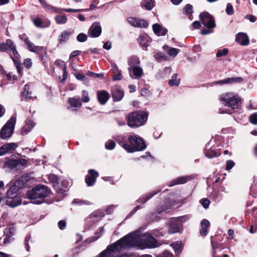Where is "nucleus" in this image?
Instances as JSON below:
<instances>
[{
    "label": "nucleus",
    "instance_id": "nucleus-1",
    "mask_svg": "<svg viewBox=\"0 0 257 257\" xmlns=\"http://www.w3.org/2000/svg\"><path fill=\"white\" fill-rule=\"evenodd\" d=\"M128 236L127 240L130 248L134 247L153 248L158 246L157 240L149 233L141 234L139 230L132 232Z\"/></svg>",
    "mask_w": 257,
    "mask_h": 257
},
{
    "label": "nucleus",
    "instance_id": "nucleus-2",
    "mask_svg": "<svg viewBox=\"0 0 257 257\" xmlns=\"http://www.w3.org/2000/svg\"><path fill=\"white\" fill-rule=\"evenodd\" d=\"M127 238L128 236L125 235L108 246L99 254L98 257H130L131 254L128 252L121 253L122 251L130 248Z\"/></svg>",
    "mask_w": 257,
    "mask_h": 257
},
{
    "label": "nucleus",
    "instance_id": "nucleus-3",
    "mask_svg": "<svg viewBox=\"0 0 257 257\" xmlns=\"http://www.w3.org/2000/svg\"><path fill=\"white\" fill-rule=\"evenodd\" d=\"M149 113L146 111H135L129 113L126 117L127 125L132 128L144 125L148 118Z\"/></svg>",
    "mask_w": 257,
    "mask_h": 257
},
{
    "label": "nucleus",
    "instance_id": "nucleus-4",
    "mask_svg": "<svg viewBox=\"0 0 257 257\" xmlns=\"http://www.w3.org/2000/svg\"><path fill=\"white\" fill-rule=\"evenodd\" d=\"M1 52H7L13 60L18 72H21V67L20 62V55L16 50V46L11 39H7L6 43H1Z\"/></svg>",
    "mask_w": 257,
    "mask_h": 257
},
{
    "label": "nucleus",
    "instance_id": "nucleus-5",
    "mask_svg": "<svg viewBox=\"0 0 257 257\" xmlns=\"http://www.w3.org/2000/svg\"><path fill=\"white\" fill-rule=\"evenodd\" d=\"M50 194L48 188L43 185L37 186L27 193V197L34 204H40L44 202V198Z\"/></svg>",
    "mask_w": 257,
    "mask_h": 257
},
{
    "label": "nucleus",
    "instance_id": "nucleus-6",
    "mask_svg": "<svg viewBox=\"0 0 257 257\" xmlns=\"http://www.w3.org/2000/svg\"><path fill=\"white\" fill-rule=\"evenodd\" d=\"M218 99L221 104L231 109L238 108L241 104L240 98L233 92L223 93L219 96Z\"/></svg>",
    "mask_w": 257,
    "mask_h": 257
},
{
    "label": "nucleus",
    "instance_id": "nucleus-7",
    "mask_svg": "<svg viewBox=\"0 0 257 257\" xmlns=\"http://www.w3.org/2000/svg\"><path fill=\"white\" fill-rule=\"evenodd\" d=\"M128 140L131 145H124V150L128 153L141 151L146 148L147 146L144 140L136 134L130 135L128 137Z\"/></svg>",
    "mask_w": 257,
    "mask_h": 257
},
{
    "label": "nucleus",
    "instance_id": "nucleus-8",
    "mask_svg": "<svg viewBox=\"0 0 257 257\" xmlns=\"http://www.w3.org/2000/svg\"><path fill=\"white\" fill-rule=\"evenodd\" d=\"M200 19L203 25L207 29H203L201 31L202 35H207L212 32L210 29L215 27V20L213 17L207 12H203L200 16Z\"/></svg>",
    "mask_w": 257,
    "mask_h": 257
},
{
    "label": "nucleus",
    "instance_id": "nucleus-9",
    "mask_svg": "<svg viewBox=\"0 0 257 257\" xmlns=\"http://www.w3.org/2000/svg\"><path fill=\"white\" fill-rule=\"evenodd\" d=\"M27 181V176L25 175L21 176L7 191L6 195L7 198L14 199L17 196L18 190L24 186Z\"/></svg>",
    "mask_w": 257,
    "mask_h": 257
},
{
    "label": "nucleus",
    "instance_id": "nucleus-10",
    "mask_svg": "<svg viewBox=\"0 0 257 257\" xmlns=\"http://www.w3.org/2000/svg\"><path fill=\"white\" fill-rule=\"evenodd\" d=\"M16 122V116L13 115L4 125L0 131V137L1 139L6 140L10 138L13 134L15 128Z\"/></svg>",
    "mask_w": 257,
    "mask_h": 257
},
{
    "label": "nucleus",
    "instance_id": "nucleus-11",
    "mask_svg": "<svg viewBox=\"0 0 257 257\" xmlns=\"http://www.w3.org/2000/svg\"><path fill=\"white\" fill-rule=\"evenodd\" d=\"M27 164V161L25 159H12L5 162L4 167L11 170H21L25 167Z\"/></svg>",
    "mask_w": 257,
    "mask_h": 257
},
{
    "label": "nucleus",
    "instance_id": "nucleus-12",
    "mask_svg": "<svg viewBox=\"0 0 257 257\" xmlns=\"http://www.w3.org/2000/svg\"><path fill=\"white\" fill-rule=\"evenodd\" d=\"M128 71L130 76L133 79H139L144 74V71L140 65L133 67H128Z\"/></svg>",
    "mask_w": 257,
    "mask_h": 257
},
{
    "label": "nucleus",
    "instance_id": "nucleus-13",
    "mask_svg": "<svg viewBox=\"0 0 257 257\" xmlns=\"http://www.w3.org/2000/svg\"><path fill=\"white\" fill-rule=\"evenodd\" d=\"M137 41L142 49L147 50L151 42V39L147 34H142L139 36Z\"/></svg>",
    "mask_w": 257,
    "mask_h": 257
},
{
    "label": "nucleus",
    "instance_id": "nucleus-14",
    "mask_svg": "<svg viewBox=\"0 0 257 257\" xmlns=\"http://www.w3.org/2000/svg\"><path fill=\"white\" fill-rule=\"evenodd\" d=\"M24 42L27 45L28 49L31 52L38 53L41 51H44L46 52L45 48L44 47L35 45L30 41L28 37L25 38Z\"/></svg>",
    "mask_w": 257,
    "mask_h": 257
},
{
    "label": "nucleus",
    "instance_id": "nucleus-15",
    "mask_svg": "<svg viewBox=\"0 0 257 257\" xmlns=\"http://www.w3.org/2000/svg\"><path fill=\"white\" fill-rule=\"evenodd\" d=\"M101 28L99 23H94L90 27L88 32L89 36L97 37L101 34Z\"/></svg>",
    "mask_w": 257,
    "mask_h": 257
},
{
    "label": "nucleus",
    "instance_id": "nucleus-16",
    "mask_svg": "<svg viewBox=\"0 0 257 257\" xmlns=\"http://www.w3.org/2000/svg\"><path fill=\"white\" fill-rule=\"evenodd\" d=\"M127 21L130 25L135 27L145 28L148 26L147 22L143 19L130 17L128 18Z\"/></svg>",
    "mask_w": 257,
    "mask_h": 257
},
{
    "label": "nucleus",
    "instance_id": "nucleus-17",
    "mask_svg": "<svg viewBox=\"0 0 257 257\" xmlns=\"http://www.w3.org/2000/svg\"><path fill=\"white\" fill-rule=\"evenodd\" d=\"M192 178L193 177L191 175L181 176L172 180L168 186L172 187L176 185L183 184L191 180Z\"/></svg>",
    "mask_w": 257,
    "mask_h": 257
},
{
    "label": "nucleus",
    "instance_id": "nucleus-18",
    "mask_svg": "<svg viewBox=\"0 0 257 257\" xmlns=\"http://www.w3.org/2000/svg\"><path fill=\"white\" fill-rule=\"evenodd\" d=\"M111 93L114 101H118L122 99L124 95L123 90L118 86H115L112 88Z\"/></svg>",
    "mask_w": 257,
    "mask_h": 257
},
{
    "label": "nucleus",
    "instance_id": "nucleus-19",
    "mask_svg": "<svg viewBox=\"0 0 257 257\" xmlns=\"http://www.w3.org/2000/svg\"><path fill=\"white\" fill-rule=\"evenodd\" d=\"M88 173L90 175L86 176L85 182L88 186H90L94 184L96 179L98 176L99 174L97 172L93 169L89 170Z\"/></svg>",
    "mask_w": 257,
    "mask_h": 257
},
{
    "label": "nucleus",
    "instance_id": "nucleus-20",
    "mask_svg": "<svg viewBox=\"0 0 257 257\" xmlns=\"http://www.w3.org/2000/svg\"><path fill=\"white\" fill-rule=\"evenodd\" d=\"M18 147L14 143H7L0 147V156L4 155L11 151L15 150Z\"/></svg>",
    "mask_w": 257,
    "mask_h": 257
},
{
    "label": "nucleus",
    "instance_id": "nucleus-21",
    "mask_svg": "<svg viewBox=\"0 0 257 257\" xmlns=\"http://www.w3.org/2000/svg\"><path fill=\"white\" fill-rule=\"evenodd\" d=\"M242 81V79L241 77H233L228 78L225 79L217 81H215L212 83L213 85H224L229 83H241Z\"/></svg>",
    "mask_w": 257,
    "mask_h": 257
},
{
    "label": "nucleus",
    "instance_id": "nucleus-22",
    "mask_svg": "<svg viewBox=\"0 0 257 257\" xmlns=\"http://www.w3.org/2000/svg\"><path fill=\"white\" fill-rule=\"evenodd\" d=\"M34 25L38 28H45L50 25V21L48 19H42L39 18H36L33 20Z\"/></svg>",
    "mask_w": 257,
    "mask_h": 257
},
{
    "label": "nucleus",
    "instance_id": "nucleus-23",
    "mask_svg": "<svg viewBox=\"0 0 257 257\" xmlns=\"http://www.w3.org/2000/svg\"><path fill=\"white\" fill-rule=\"evenodd\" d=\"M69 103L70 106L68 108L71 110H76L82 106V103L80 101V99L78 97H74L69 98Z\"/></svg>",
    "mask_w": 257,
    "mask_h": 257
},
{
    "label": "nucleus",
    "instance_id": "nucleus-24",
    "mask_svg": "<svg viewBox=\"0 0 257 257\" xmlns=\"http://www.w3.org/2000/svg\"><path fill=\"white\" fill-rule=\"evenodd\" d=\"M173 218L169 220L168 222L169 232L170 233H175L180 232L182 230V226L179 222L173 223Z\"/></svg>",
    "mask_w": 257,
    "mask_h": 257
},
{
    "label": "nucleus",
    "instance_id": "nucleus-25",
    "mask_svg": "<svg viewBox=\"0 0 257 257\" xmlns=\"http://www.w3.org/2000/svg\"><path fill=\"white\" fill-rule=\"evenodd\" d=\"M97 99L99 102L102 104H105L109 98V93L105 90H99L97 92Z\"/></svg>",
    "mask_w": 257,
    "mask_h": 257
},
{
    "label": "nucleus",
    "instance_id": "nucleus-26",
    "mask_svg": "<svg viewBox=\"0 0 257 257\" xmlns=\"http://www.w3.org/2000/svg\"><path fill=\"white\" fill-rule=\"evenodd\" d=\"M235 40L240 45L246 46L248 45L249 40L247 35L244 33H239L236 36Z\"/></svg>",
    "mask_w": 257,
    "mask_h": 257
},
{
    "label": "nucleus",
    "instance_id": "nucleus-27",
    "mask_svg": "<svg viewBox=\"0 0 257 257\" xmlns=\"http://www.w3.org/2000/svg\"><path fill=\"white\" fill-rule=\"evenodd\" d=\"M15 227L14 225H9L8 227H7L5 231V233L6 234V236L5 238L4 239V243L7 244L9 242V239L15 233Z\"/></svg>",
    "mask_w": 257,
    "mask_h": 257
},
{
    "label": "nucleus",
    "instance_id": "nucleus-28",
    "mask_svg": "<svg viewBox=\"0 0 257 257\" xmlns=\"http://www.w3.org/2000/svg\"><path fill=\"white\" fill-rule=\"evenodd\" d=\"M153 29L154 33L158 36H165L167 32V30L166 28L162 27L158 24L153 25Z\"/></svg>",
    "mask_w": 257,
    "mask_h": 257
},
{
    "label": "nucleus",
    "instance_id": "nucleus-29",
    "mask_svg": "<svg viewBox=\"0 0 257 257\" xmlns=\"http://www.w3.org/2000/svg\"><path fill=\"white\" fill-rule=\"evenodd\" d=\"M164 51H166L167 54L172 57H175L179 53L180 50L175 48H170L167 45H164L163 47Z\"/></svg>",
    "mask_w": 257,
    "mask_h": 257
},
{
    "label": "nucleus",
    "instance_id": "nucleus-30",
    "mask_svg": "<svg viewBox=\"0 0 257 257\" xmlns=\"http://www.w3.org/2000/svg\"><path fill=\"white\" fill-rule=\"evenodd\" d=\"M210 223L207 219H203L201 222V229L200 230V234L202 236H206L208 233V228Z\"/></svg>",
    "mask_w": 257,
    "mask_h": 257
},
{
    "label": "nucleus",
    "instance_id": "nucleus-31",
    "mask_svg": "<svg viewBox=\"0 0 257 257\" xmlns=\"http://www.w3.org/2000/svg\"><path fill=\"white\" fill-rule=\"evenodd\" d=\"M35 123L31 120H27L22 129L21 134L23 135H27L30 132L31 129L34 126Z\"/></svg>",
    "mask_w": 257,
    "mask_h": 257
},
{
    "label": "nucleus",
    "instance_id": "nucleus-32",
    "mask_svg": "<svg viewBox=\"0 0 257 257\" xmlns=\"http://www.w3.org/2000/svg\"><path fill=\"white\" fill-rule=\"evenodd\" d=\"M128 67H133L140 65V61L138 57L136 56H132L128 58L127 60Z\"/></svg>",
    "mask_w": 257,
    "mask_h": 257
},
{
    "label": "nucleus",
    "instance_id": "nucleus-33",
    "mask_svg": "<svg viewBox=\"0 0 257 257\" xmlns=\"http://www.w3.org/2000/svg\"><path fill=\"white\" fill-rule=\"evenodd\" d=\"M105 215V213L103 211L101 210H98L90 215V218L92 219L93 221H97L100 218L103 217Z\"/></svg>",
    "mask_w": 257,
    "mask_h": 257
},
{
    "label": "nucleus",
    "instance_id": "nucleus-34",
    "mask_svg": "<svg viewBox=\"0 0 257 257\" xmlns=\"http://www.w3.org/2000/svg\"><path fill=\"white\" fill-rule=\"evenodd\" d=\"M31 94L32 92L30 91L29 85L26 84L21 92L22 95L26 99L34 100V98L31 96Z\"/></svg>",
    "mask_w": 257,
    "mask_h": 257
},
{
    "label": "nucleus",
    "instance_id": "nucleus-35",
    "mask_svg": "<svg viewBox=\"0 0 257 257\" xmlns=\"http://www.w3.org/2000/svg\"><path fill=\"white\" fill-rule=\"evenodd\" d=\"M160 191L161 189H158L156 191L151 192L148 194L146 195L145 196L141 197L137 201L138 202H142V203H145L148 200L151 199L153 196H154L155 195L157 194Z\"/></svg>",
    "mask_w": 257,
    "mask_h": 257
},
{
    "label": "nucleus",
    "instance_id": "nucleus-36",
    "mask_svg": "<svg viewBox=\"0 0 257 257\" xmlns=\"http://www.w3.org/2000/svg\"><path fill=\"white\" fill-rule=\"evenodd\" d=\"M55 190L56 191L57 195L60 198V199H61L64 197V196L66 195V192L67 190L66 187H60L59 186H55Z\"/></svg>",
    "mask_w": 257,
    "mask_h": 257
},
{
    "label": "nucleus",
    "instance_id": "nucleus-37",
    "mask_svg": "<svg viewBox=\"0 0 257 257\" xmlns=\"http://www.w3.org/2000/svg\"><path fill=\"white\" fill-rule=\"evenodd\" d=\"M154 0H142L141 6L147 10H151L154 7Z\"/></svg>",
    "mask_w": 257,
    "mask_h": 257
},
{
    "label": "nucleus",
    "instance_id": "nucleus-38",
    "mask_svg": "<svg viewBox=\"0 0 257 257\" xmlns=\"http://www.w3.org/2000/svg\"><path fill=\"white\" fill-rule=\"evenodd\" d=\"M71 33L69 31H63L61 33L59 37V42L60 43H63L67 42L69 39V36L71 35Z\"/></svg>",
    "mask_w": 257,
    "mask_h": 257
},
{
    "label": "nucleus",
    "instance_id": "nucleus-39",
    "mask_svg": "<svg viewBox=\"0 0 257 257\" xmlns=\"http://www.w3.org/2000/svg\"><path fill=\"white\" fill-rule=\"evenodd\" d=\"M190 215H185L181 216L178 217L177 218H173V223H177L179 222L181 223V226L182 225V223L188 220L190 218Z\"/></svg>",
    "mask_w": 257,
    "mask_h": 257
},
{
    "label": "nucleus",
    "instance_id": "nucleus-40",
    "mask_svg": "<svg viewBox=\"0 0 257 257\" xmlns=\"http://www.w3.org/2000/svg\"><path fill=\"white\" fill-rule=\"evenodd\" d=\"M171 246H172L177 254L180 253L183 248L182 242L179 241L172 243Z\"/></svg>",
    "mask_w": 257,
    "mask_h": 257
},
{
    "label": "nucleus",
    "instance_id": "nucleus-41",
    "mask_svg": "<svg viewBox=\"0 0 257 257\" xmlns=\"http://www.w3.org/2000/svg\"><path fill=\"white\" fill-rule=\"evenodd\" d=\"M55 20L57 24H64L67 21V18L65 15H58L55 17Z\"/></svg>",
    "mask_w": 257,
    "mask_h": 257
},
{
    "label": "nucleus",
    "instance_id": "nucleus-42",
    "mask_svg": "<svg viewBox=\"0 0 257 257\" xmlns=\"http://www.w3.org/2000/svg\"><path fill=\"white\" fill-rule=\"evenodd\" d=\"M114 139L124 149V145L127 144L125 137L122 136H118Z\"/></svg>",
    "mask_w": 257,
    "mask_h": 257
},
{
    "label": "nucleus",
    "instance_id": "nucleus-43",
    "mask_svg": "<svg viewBox=\"0 0 257 257\" xmlns=\"http://www.w3.org/2000/svg\"><path fill=\"white\" fill-rule=\"evenodd\" d=\"M177 74H174L171 79L169 81V84L171 86H178L180 84V79H177Z\"/></svg>",
    "mask_w": 257,
    "mask_h": 257
},
{
    "label": "nucleus",
    "instance_id": "nucleus-44",
    "mask_svg": "<svg viewBox=\"0 0 257 257\" xmlns=\"http://www.w3.org/2000/svg\"><path fill=\"white\" fill-rule=\"evenodd\" d=\"M205 156L208 158H212L216 157L218 154L214 150L210 149H206L205 151Z\"/></svg>",
    "mask_w": 257,
    "mask_h": 257
},
{
    "label": "nucleus",
    "instance_id": "nucleus-45",
    "mask_svg": "<svg viewBox=\"0 0 257 257\" xmlns=\"http://www.w3.org/2000/svg\"><path fill=\"white\" fill-rule=\"evenodd\" d=\"M44 7L46 8H47V9L52 11V12L57 13H59V14L62 13V9H58L56 7H54L53 6L49 5L48 4L45 5L44 6Z\"/></svg>",
    "mask_w": 257,
    "mask_h": 257
},
{
    "label": "nucleus",
    "instance_id": "nucleus-46",
    "mask_svg": "<svg viewBox=\"0 0 257 257\" xmlns=\"http://www.w3.org/2000/svg\"><path fill=\"white\" fill-rule=\"evenodd\" d=\"M86 75L94 78H98L100 79H102L104 76L103 73H95L90 71L87 72Z\"/></svg>",
    "mask_w": 257,
    "mask_h": 257
},
{
    "label": "nucleus",
    "instance_id": "nucleus-47",
    "mask_svg": "<svg viewBox=\"0 0 257 257\" xmlns=\"http://www.w3.org/2000/svg\"><path fill=\"white\" fill-rule=\"evenodd\" d=\"M72 203L76 204H78V205H90L91 204L90 202H89L88 201L81 200H80L79 199H74L72 201Z\"/></svg>",
    "mask_w": 257,
    "mask_h": 257
},
{
    "label": "nucleus",
    "instance_id": "nucleus-48",
    "mask_svg": "<svg viewBox=\"0 0 257 257\" xmlns=\"http://www.w3.org/2000/svg\"><path fill=\"white\" fill-rule=\"evenodd\" d=\"M115 143L113 141L109 140L105 144V148L107 150H112L114 148Z\"/></svg>",
    "mask_w": 257,
    "mask_h": 257
},
{
    "label": "nucleus",
    "instance_id": "nucleus-49",
    "mask_svg": "<svg viewBox=\"0 0 257 257\" xmlns=\"http://www.w3.org/2000/svg\"><path fill=\"white\" fill-rule=\"evenodd\" d=\"M87 36L84 33H80L77 36V40L79 42H84L86 41Z\"/></svg>",
    "mask_w": 257,
    "mask_h": 257
},
{
    "label": "nucleus",
    "instance_id": "nucleus-50",
    "mask_svg": "<svg viewBox=\"0 0 257 257\" xmlns=\"http://www.w3.org/2000/svg\"><path fill=\"white\" fill-rule=\"evenodd\" d=\"M226 13L228 15H232L234 13V10L231 4L228 3L226 6Z\"/></svg>",
    "mask_w": 257,
    "mask_h": 257
},
{
    "label": "nucleus",
    "instance_id": "nucleus-51",
    "mask_svg": "<svg viewBox=\"0 0 257 257\" xmlns=\"http://www.w3.org/2000/svg\"><path fill=\"white\" fill-rule=\"evenodd\" d=\"M82 101L83 102H88L90 100V98L88 96V93L87 91L83 90L82 91Z\"/></svg>",
    "mask_w": 257,
    "mask_h": 257
},
{
    "label": "nucleus",
    "instance_id": "nucleus-52",
    "mask_svg": "<svg viewBox=\"0 0 257 257\" xmlns=\"http://www.w3.org/2000/svg\"><path fill=\"white\" fill-rule=\"evenodd\" d=\"M228 50L226 48H224L222 50H219L216 53V57H220L227 54Z\"/></svg>",
    "mask_w": 257,
    "mask_h": 257
},
{
    "label": "nucleus",
    "instance_id": "nucleus-53",
    "mask_svg": "<svg viewBox=\"0 0 257 257\" xmlns=\"http://www.w3.org/2000/svg\"><path fill=\"white\" fill-rule=\"evenodd\" d=\"M31 239V235L30 234H28L25 238V246L26 250L28 251H30V246L29 245V242Z\"/></svg>",
    "mask_w": 257,
    "mask_h": 257
},
{
    "label": "nucleus",
    "instance_id": "nucleus-54",
    "mask_svg": "<svg viewBox=\"0 0 257 257\" xmlns=\"http://www.w3.org/2000/svg\"><path fill=\"white\" fill-rule=\"evenodd\" d=\"M249 120L252 124H257V113L252 114L249 116Z\"/></svg>",
    "mask_w": 257,
    "mask_h": 257
},
{
    "label": "nucleus",
    "instance_id": "nucleus-55",
    "mask_svg": "<svg viewBox=\"0 0 257 257\" xmlns=\"http://www.w3.org/2000/svg\"><path fill=\"white\" fill-rule=\"evenodd\" d=\"M184 11L186 14H191L193 12L192 6L190 4L186 5L184 8Z\"/></svg>",
    "mask_w": 257,
    "mask_h": 257
},
{
    "label": "nucleus",
    "instance_id": "nucleus-56",
    "mask_svg": "<svg viewBox=\"0 0 257 257\" xmlns=\"http://www.w3.org/2000/svg\"><path fill=\"white\" fill-rule=\"evenodd\" d=\"M235 163L232 160H228L226 163V169L229 170L232 169Z\"/></svg>",
    "mask_w": 257,
    "mask_h": 257
},
{
    "label": "nucleus",
    "instance_id": "nucleus-57",
    "mask_svg": "<svg viewBox=\"0 0 257 257\" xmlns=\"http://www.w3.org/2000/svg\"><path fill=\"white\" fill-rule=\"evenodd\" d=\"M200 202L204 208L207 209L209 207L210 201L208 199H202L200 200Z\"/></svg>",
    "mask_w": 257,
    "mask_h": 257
},
{
    "label": "nucleus",
    "instance_id": "nucleus-58",
    "mask_svg": "<svg viewBox=\"0 0 257 257\" xmlns=\"http://www.w3.org/2000/svg\"><path fill=\"white\" fill-rule=\"evenodd\" d=\"M116 73L115 75H114L112 79L113 80H120L122 79V76L121 73L120 71H118L115 72Z\"/></svg>",
    "mask_w": 257,
    "mask_h": 257
},
{
    "label": "nucleus",
    "instance_id": "nucleus-59",
    "mask_svg": "<svg viewBox=\"0 0 257 257\" xmlns=\"http://www.w3.org/2000/svg\"><path fill=\"white\" fill-rule=\"evenodd\" d=\"M24 65L28 68H31L32 65V60L30 58L25 59L24 61Z\"/></svg>",
    "mask_w": 257,
    "mask_h": 257
},
{
    "label": "nucleus",
    "instance_id": "nucleus-60",
    "mask_svg": "<svg viewBox=\"0 0 257 257\" xmlns=\"http://www.w3.org/2000/svg\"><path fill=\"white\" fill-rule=\"evenodd\" d=\"M173 255L172 253L168 251L165 250L157 257H173Z\"/></svg>",
    "mask_w": 257,
    "mask_h": 257
},
{
    "label": "nucleus",
    "instance_id": "nucleus-61",
    "mask_svg": "<svg viewBox=\"0 0 257 257\" xmlns=\"http://www.w3.org/2000/svg\"><path fill=\"white\" fill-rule=\"evenodd\" d=\"M155 58L156 60L158 61H161L162 60H166V56L162 53H158L155 55Z\"/></svg>",
    "mask_w": 257,
    "mask_h": 257
},
{
    "label": "nucleus",
    "instance_id": "nucleus-62",
    "mask_svg": "<svg viewBox=\"0 0 257 257\" xmlns=\"http://www.w3.org/2000/svg\"><path fill=\"white\" fill-rule=\"evenodd\" d=\"M115 208H116L115 205H110L106 208V209L105 210V212L107 214H110L112 212V211L114 210V209Z\"/></svg>",
    "mask_w": 257,
    "mask_h": 257
},
{
    "label": "nucleus",
    "instance_id": "nucleus-63",
    "mask_svg": "<svg viewBox=\"0 0 257 257\" xmlns=\"http://www.w3.org/2000/svg\"><path fill=\"white\" fill-rule=\"evenodd\" d=\"M76 78L80 81H85L86 77L83 74L80 73H77L75 74Z\"/></svg>",
    "mask_w": 257,
    "mask_h": 257
},
{
    "label": "nucleus",
    "instance_id": "nucleus-64",
    "mask_svg": "<svg viewBox=\"0 0 257 257\" xmlns=\"http://www.w3.org/2000/svg\"><path fill=\"white\" fill-rule=\"evenodd\" d=\"M58 225L60 229H64L66 226V222L64 220H60L59 221Z\"/></svg>",
    "mask_w": 257,
    "mask_h": 257
}]
</instances>
